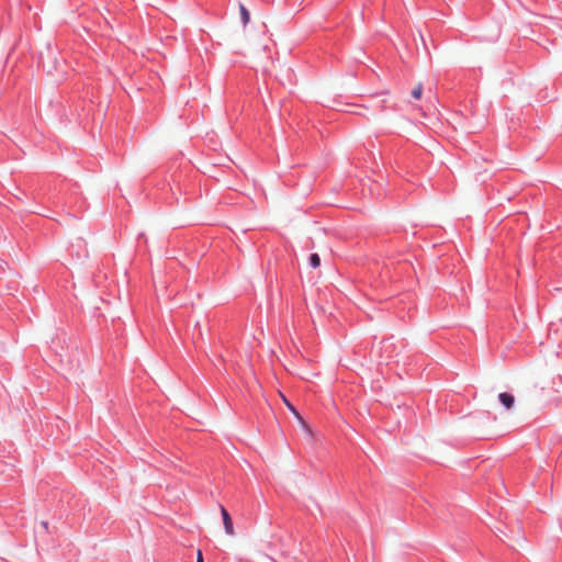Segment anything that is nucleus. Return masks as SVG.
<instances>
[{
    "instance_id": "nucleus-1",
    "label": "nucleus",
    "mask_w": 562,
    "mask_h": 562,
    "mask_svg": "<svg viewBox=\"0 0 562 562\" xmlns=\"http://www.w3.org/2000/svg\"><path fill=\"white\" fill-rule=\"evenodd\" d=\"M280 396H281L283 403L285 404V406L290 409L291 414H293L294 417L297 419V422L300 423L301 427L307 434L311 435L312 430H311L310 426L307 425V423L304 420V418L301 416V414L296 411V408L288 401V398L282 393H280Z\"/></svg>"
},
{
    "instance_id": "nucleus-2",
    "label": "nucleus",
    "mask_w": 562,
    "mask_h": 562,
    "mask_svg": "<svg viewBox=\"0 0 562 562\" xmlns=\"http://www.w3.org/2000/svg\"><path fill=\"white\" fill-rule=\"evenodd\" d=\"M220 510H221V515H222V518H223V524H224L225 532L228 536H234L235 535V530H234V525H233V520H232L231 515L228 514L226 508L224 506H222V505L220 506Z\"/></svg>"
},
{
    "instance_id": "nucleus-3",
    "label": "nucleus",
    "mask_w": 562,
    "mask_h": 562,
    "mask_svg": "<svg viewBox=\"0 0 562 562\" xmlns=\"http://www.w3.org/2000/svg\"><path fill=\"white\" fill-rule=\"evenodd\" d=\"M498 398L505 408L510 409L514 406L515 397L513 394L504 392L498 395Z\"/></svg>"
},
{
    "instance_id": "nucleus-4",
    "label": "nucleus",
    "mask_w": 562,
    "mask_h": 562,
    "mask_svg": "<svg viewBox=\"0 0 562 562\" xmlns=\"http://www.w3.org/2000/svg\"><path fill=\"white\" fill-rule=\"evenodd\" d=\"M239 11H240V18H241L243 24L247 25L249 23V20H250L249 11L246 9V7L244 4L239 5Z\"/></svg>"
},
{
    "instance_id": "nucleus-5",
    "label": "nucleus",
    "mask_w": 562,
    "mask_h": 562,
    "mask_svg": "<svg viewBox=\"0 0 562 562\" xmlns=\"http://www.w3.org/2000/svg\"><path fill=\"white\" fill-rule=\"evenodd\" d=\"M310 265L312 268H318L321 266V258L317 254H312L310 256Z\"/></svg>"
},
{
    "instance_id": "nucleus-6",
    "label": "nucleus",
    "mask_w": 562,
    "mask_h": 562,
    "mask_svg": "<svg viewBox=\"0 0 562 562\" xmlns=\"http://www.w3.org/2000/svg\"><path fill=\"white\" fill-rule=\"evenodd\" d=\"M422 93H423V85L422 83H418L412 91V95L415 98V99H420L422 98Z\"/></svg>"
},
{
    "instance_id": "nucleus-7",
    "label": "nucleus",
    "mask_w": 562,
    "mask_h": 562,
    "mask_svg": "<svg viewBox=\"0 0 562 562\" xmlns=\"http://www.w3.org/2000/svg\"><path fill=\"white\" fill-rule=\"evenodd\" d=\"M196 562H203V555H202L201 550L198 551Z\"/></svg>"
},
{
    "instance_id": "nucleus-8",
    "label": "nucleus",
    "mask_w": 562,
    "mask_h": 562,
    "mask_svg": "<svg viewBox=\"0 0 562 562\" xmlns=\"http://www.w3.org/2000/svg\"><path fill=\"white\" fill-rule=\"evenodd\" d=\"M42 526H43V528L47 529L48 528V522L47 521H42Z\"/></svg>"
}]
</instances>
